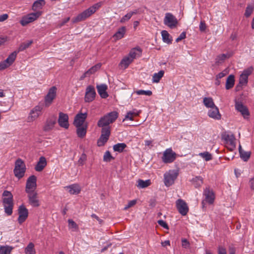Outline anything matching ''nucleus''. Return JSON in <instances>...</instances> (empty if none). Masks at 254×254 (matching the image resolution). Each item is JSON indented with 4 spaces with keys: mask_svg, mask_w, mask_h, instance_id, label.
<instances>
[{
    "mask_svg": "<svg viewBox=\"0 0 254 254\" xmlns=\"http://www.w3.org/2000/svg\"><path fill=\"white\" fill-rule=\"evenodd\" d=\"M102 2H99L85 9L72 19V23H75L85 20L94 14L102 6Z\"/></svg>",
    "mask_w": 254,
    "mask_h": 254,
    "instance_id": "1",
    "label": "nucleus"
},
{
    "mask_svg": "<svg viewBox=\"0 0 254 254\" xmlns=\"http://www.w3.org/2000/svg\"><path fill=\"white\" fill-rule=\"evenodd\" d=\"M2 203L4 207V212L7 215H11L12 213L13 208V195L11 192L8 190H4L2 193Z\"/></svg>",
    "mask_w": 254,
    "mask_h": 254,
    "instance_id": "2",
    "label": "nucleus"
},
{
    "mask_svg": "<svg viewBox=\"0 0 254 254\" xmlns=\"http://www.w3.org/2000/svg\"><path fill=\"white\" fill-rule=\"evenodd\" d=\"M118 117L117 112H111L101 117L97 123V126L100 127H110L109 125L114 122Z\"/></svg>",
    "mask_w": 254,
    "mask_h": 254,
    "instance_id": "3",
    "label": "nucleus"
},
{
    "mask_svg": "<svg viewBox=\"0 0 254 254\" xmlns=\"http://www.w3.org/2000/svg\"><path fill=\"white\" fill-rule=\"evenodd\" d=\"M26 168L24 162L20 158L17 159L15 162L13 170L14 176L18 179L24 176Z\"/></svg>",
    "mask_w": 254,
    "mask_h": 254,
    "instance_id": "4",
    "label": "nucleus"
},
{
    "mask_svg": "<svg viewBox=\"0 0 254 254\" xmlns=\"http://www.w3.org/2000/svg\"><path fill=\"white\" fill-rule=\"evenodd\" d=\"M178 173L174 170H169L164 175V182L166 187L172 186L177 179Z\"/></svg>",
    "mask_w": 254,
    "mask_h": 254,
    "instance_id": "5",
    "label": "nucleus"
},
{
    "mask_svg": "<svg viewBox=\"0 0 254 254\" xmlns=\"http://www.w3.org/2000/svg\"><path fill=\"white\" fill-rule=\"evenodd\" d=\"M176 156V153L171 148H168L163 152L162 160L164 163H171L175 161Z\"/></svg>",
    "mask_w": 254,
    "mask_h": 254,
    "instance_id": "6",
    "label": "nucleus"
},
{
    "mask_svg": "<svg viewBox=\"0 0 254 254\" xmlns=\"http://www.w3.org/2000/svg\"><path fill=\"white\" fill-rule=\"evenodd\" d=\"M41 14L40 12H36L29 13L22 17L20 20V24L24 26L36 20Z\"/></svg>",
    "mask_w": 254,
    "mask_h": 254,
    "instance_id": "7",
    "label": "nucleus"
},
{
    "mask_svg": "<svg viewBox=\"0 0 254 254\" xmlns=\"http://www.w3.org/2000/svg\"><path fill=\"white\" fill-rule=\"evenodd\" d=\"M57 90L56 86H52L49 89L48 93L45 97V106L49 107L52 104L56 97Z\"/></svg>",
    "mask_w": 254,
    "mask_h": 254,
    "instance_id": "8",
    "label": "nucleus"
},
{
    "mask_svg": "<svg viewBox=\"0 0 254 254\" xmlns=\"http://www.w3.org/2000/svg\"><path fill=\"white\" fill-rule=\"evenodd\" d=\"M164 23L171 29L175 28L178 24L177 18L171 13H166L164 19Z\"/></svg>",
    "mask_w": 254,
    "mask_h": 254,
    "instance_id": "9",
    "label": "nucleus"
},
{
    "mask_svg": "<svg viewBox=\"0 0 254 254\" xmlns=\"http://www.w3.org/2000/svg\"><path fill=\"white\" fill-rule=\"evenodd\" d=\"M235 109L239 112L241 113L244 119H249L250 116V112L248 108L245 106L242 102L235 101Z\"/></svg>",
    "mask_w": 254,
    "mask_h": 254,
    "instance_id": "10",
    "label": "nucleus"
},
{
    "mask_svg": "<svg viewBox=\"0 0 254 254\" xmlns=\"http://www.w3.org/2000/svg\"><path fill=\"white\" fill-rule=\"evenodd\" d=\"M37 177L35 175L30 176L27 180L25 192L34 191L37 187Z\"/></svg>",
    "mask_w": 254,
    "mask_h": 254,
    "instance_id": "11",
    "label": "nucleus"
},
{
    "mask_svg": "<svg viewBox=\"0 0 254 254\" xmlns=\"http://www.w3.org/2000/svg\"><path fill=\"white\" fill-rule=\"evenodd\" d=\"M176 207L179 212L183 216H185L189 212V207L187 203L182 199L176 201Z\"/></svg>",
    "mask_w": 254,
    "mask_h": 254,
    "instance_id": "12",
    "label": "nucleus"
},
{
    "mask_svg": "<svg viewBox=\"0 0 254 254\" xmlns=\"http://www.w3.org/2000/svg\"><path fill=\"white\" fill-rule=\"evenodd\" d=\"M18 223L21 224L24 222L27 218L28 216V210L24 205H21L18 209Z\"/></svg>",
    "mask_w": 254,
    "mask_h": 254,
    "instance_id": "13",
    "label": "nucleus"
},
{
    "mask_svg": "<svg viewBox=\"0 0 254 254\" xmlns=\"http://www.w3.org/2000/svg\"><path fill=\"white\" fill-rule=\"evenodd\" d=\"M43 109V106L40 105L36 106L31 110L29 115L28 117V122H31L35 120L40 115L41 112Z\"/></svg>",
    "mask_w": 254,
    "mask_h": 254,
    "instance_id": "14",
    "label": "nucleus"
},
{
    "mask_svg": "<svg viewBox=\"0 0 254 254\" xmlns=\"http://www.w3.org/2000/svg\"><path fill=\"white\" fill-rule=\"evenodd\" d=\"M96 92L94 87L89 85L87 86L86 89V92L84 100L86 102H92L95 97Z\"/></svg>",
    "mask_w": 254,
    "mask_h": 254,
    "instance_id": "15",
    "label": "nucleus"
},
{
    "mask_svg": "<svg viewBox=\"0 0 254 254\" xmlns=\"http://www.w3.org/2000/svg\"><path fill=\"white\" fill-rule=\"evenodd\" d=\"M26 193L28 194L29 203L33 207H38L40 203L37 197V193L35 191Z\"/></svg>",
    "mask_w": 254,
    "mask_h": 254,
    "instance_id": "16",
    "label": "nucleus"
},
{
    "mask_svg": "<svg viewBox=\"0 0 254 254\" xmlns=\"http://www.w3.org/2000/svg\"><path fill=\"white\" fill-rule=\"evenodd\" d=\"M58 123L61 127L67 129L69 127L68 115L66 114L60 112L59 113Z\"/></svg>",
    "mask_w": 254,
    "mask_h": 254,
    "instance_id": "17",
    "label": "nucleus"
},
{
    "mask_svg": "<svg viewBox=\"0 0 254 254\" xmlns=\"http://www.w3.org/2000/svg\"><path fill=\"white\" fill-rule=\"evenodd\" d=\"M87 113H78L77 114L74 120L73 124L75 127H80L83 126V124L87 118Z\"/></svg>",
    "mask_w": 254,
    "mask_h": 254,
    "instance_id": "18",
    "label": "nucleus"
},
{
    "mask_svg": "<svg viewBox=\"0 0 254 254\" xmlns=\"http://www.w3.org/2000/svg\"><path fill=\"white\" fill-rule=\"evenodd\" d=\"M205 201L209 204H212L215 199V194L213 191L209 188H206L203 191Z\"/></svg>",
    "mask_w": 254,
    "mask_h": 254,
    "instance_id": "19",
    "label": "nucleus"
},
{
    "mask_svg": "<svg viewBox=\"0 0 254 254\" xmlns=\"http://www.w3.org/2000/svg\"><path fill=\"white\" fill-rule=\"evenodd\" d=\"M207 115L209 117L214 120H219L221 118V115L219 112L218 108L216 106L210 108L208 111Z\"/></svg>",
    "mask_w": 254,
    "mask_h": 254,
    "instance_id": "20",
    "label": "nucleus"
},
{
    "mask_svg": "<svg viewBox=\"0 0 254 254\" xmlns=\"http://www.w3.org/2000/svg\"><path fill=\"white\" fill-rule=\"evenodd\" d=\"M57 119L56 116H54L48 118L47 120L45 125L43 127L44 130L45 131H49L52 130L54 128Z\"/></svg>",
    "mask_w": 254,
    "mask_h": 254,
    "instance_id": "21",
    "label": "nucleus"
},
{
    "mask_svg": "<svg viewBox=\"0 0 254 254\" xmlns=\"http://www.w3.org/2000/svg\"><path fill=\"white\" fill-rule=\"evenodd\" d=\"M47 164L46 159L44 156L39 158L36 165L35 167V170L37 172H41Z\"/></svg>",
    "mask_w": 254,
    "mask_h": 254,
    "instance_id": "22",
    "label": "nucleus"
},
{
    "mask_svg": "<svg viewBox=\"0 0 254 254\" xmlns=\"http://www.w3.org/2000/svg\"><path fill=\"white\" fill-rule=\"evenodd\" d=\"M224 139L229 143L231 145V150H233L236 147L235 137L233 134H224L223 136Z\"/></svg>",
    "mask_w": 254,
    "mask_h": 254,
    "instance_id": "23",
    "label": "nucleus"
},
{
    "mask_svg": "<svg viewBox=\"0 0 254 254\" xmlns=\"http://www.w3.org/2000/svg\"><path fill=\"white\" fill-rule=\"evenodd\" d=\"M97 89L99 94L102 98H106L108 94L106 91L107 86L106 84H101L97 86Z\"/></svg>",
    "mask_w": 254,
    "mask_h": 254,
    "instance_id": "24",
    "label": "nucleus"
},
{
    "mask_svg": "<svg viewBox=\"0 0 254 254\" xmlns=\"http://www.w3.org/2000/svg\"><path fill=\"white\" fill-rule=\"evenodd\" d=\"M239 152L241 158L244 161H247L250 158L251 152L250 151H245L243 150L241 145L240 144L239 146Z\"/></svg>",
    "mask_w": 254,
    "mask_h": 254,
    "instance_id": "25",
    "label": "nucleus"
},
{
    "mask_svg": "<svg viewBox=\"0 0 254 254\" xmlns=\"http://www.w3.org/2000/svg\"><path fill=\"white\" fill-rule=\"evenodd\" d=\"M65 188L69 190L68 191L71 194H78L81 191V188L80 186L77 184H74L68 186H66Z\"/></svg>",
    "mask_w": 254,
    "mask_h": 254,
    "instance_id": "26",
    "label": "nucleus"
},
{
    "mask_svg": "<svg viewBox=\"0 0 254 254\" xmlns=\"http://www.w3.org/2000/svg\"><path fill=\"white\" fill-rule=\"evenodd\" d=\"M17 54V52L16 51H14L8 56L6 60L3 61L5 64L7 65V67L11 65L14 62L16 58Z\"/></svg>",
    "mask_w": 254,
    "mask_h": 254,
    "instance_id": "27",
    "label": "nucleus"
},
{
    "mask_svg": "<svg viewBox=\"0 0 254 254\" xmlns=\"http://www.w3.org/2000/svg\"><path fill=\"white\" fill-rule=\"evenodd\" d=\"M190 182L195 188L200 187L203 183V179L200 176H196L193 178Z\"/></svg>",
    "mask_w": 254,
    "mask_h": 254,
    "instance_id": "28",
    "label": "nucleus"
},
{
    "mask_svg": "<svg viewBox=\"0 0 254 254\" xmlns=\"http://www.w3.org/2000/svg\"><path fill=\"white\" fill-rule=\"evenodd\" d=\"M126 28L125 26H122L120 28L118 31L113 35V38L115 40H118L124 37L126 33Z\"/></svg>",
    "mask_w": 254,
    "mask_h": 254,
    "instance_id": "29",
    "label": "nucleus"
},
{
    "mask_svg": "<svg viewBox=\"0 0 254 254\" xmlns=\"http://www.w3.org/2000/svg\"><path fill=\"white\" fill-rule=\"evenodd\" d=\"M235 84V76L233 74L229 75L226 82L225 88L227 90L231 89Z\"/></svg>",
    "mask_w": 254,
    "mask_h": 254,
    "instance_id": "30",
    "label": "nucleus"
},
{
    "mask_svg": "<svg viewBox=\"0 0 254 254\" xmlns=\"http://www.w3.org/2000/svg\"><path fill=\"white\" fill-rule=\"evenodd\" d=\"M132 61V59L127 56L121 60L120 63V66L125 69L128 66L129 64H131Z\"/></svg>",
    "mask_w": 254,
    "mask_h": 254,
    "instance_id": "31",
    "label": "nucleus"
},
{
    "mask_svg": "<svg viewBox=\"0 0 254 254\" xmlns=\"http://www.w3.org/2000/svg\"><path fill=\"white\" fill-rule=\"evenodd\" d=\"M77 127L76 132L78 137L83 138L86 133L87 125L76 127Z\"/></svg>",
    "mask_w": 254,
    "mask_h": 254,
    "instance_id": "32",
    "label": "nucleus"
},
{
    "mask_svg": "<svg viewBox=\"0 0 254 254\" xmlns=\"http://www.w3.org/2000/svg\"><path fill=\"white\" fill-rule=\"evenodd\" d=\"M203 103L207 108H212L216 106L211 97H204L203 99Z\"/></svg>",
    "mask_w": 254,
    "mask_h": 254,
    "instance_id": "33",
    "label": "nucleus"
},
{
    "mask_svg": "<svg viewBox=\"0 0 254 254\" xmlns=\"http://www.w3.org/2000/svg\"><path fill=\"white\" fill-rule=\"evenodd\" d=\"M33 41L32 40H28L25 42L22 43L19 47H18L17 51H16L18 53L23 51L26 49L28 48L30 45L33 43Z\"/></svg>",
    "mask_w": 254,
    "mask_h": 254,
    "instance_id": "34",
    "label": "nucleus"
},
{
    "mask_svg": "<svg viewBox=\"0 0 254 254\" xmlns=\"http://www.w3.org/2000/svg\"><path fill=\"white\" fill-rule=\"evenodd\" d=\"M45 4V0H37L33 4L32 9L34 11H36L38 9H41Z\"/></svg>",
    "mask_w": 254,
    "mask_h": 254,
    "instance_id": "35",
    "label": "nucleus"
},
{
    "mask_svg": "<svg viewBox=\"0 0 254 254\" xmlns=\"http://www.w3.org/2000/svg\"><path fill=\"white\" fill-rule=\"evenodd\" d=\"M230 55L228 54H222L217 56L215 59V63L217 64H222L224 61L229 58Z\"/></svg>",
    "mask_w": 254,
    "mask_h": 254,
    "instance_id": "36",
    "label": "nucleus"
},
{
    "mask_svg": "<svg viewBox=\"0 0 254 254\" xmlns=\"http://www.w3.org/2000/svg\"><path fill=\"white\" fill-rule=\"evenodd\" d=\"M164 71L162 70H160L158 73H155L152 77V82L158 83L161 78L163 76Z\"/></svg>",
    "mask_w": 254,
    "mask_h": 254,
    "instance_id": "37",
    "label": "nucleus"
},
{
    "mask_svg": "<svg viewBox=\"0 0 254 254\" xmlns=\"http://www.w3.org/2000/svg\"><path fill=\"white\" fill-rule=\"evenodd\" d=\"M127 147V145L125 143H118L113 146L114 151L122 152L124 149Z\"/></svg>",
    "mask_w": 254,
    "mask_h": 254,
    "instance_id": "38",
    "label": "nucleus"
},
{
    "mask_svg": "<svg viewBox=\"0 0 254 254\" xmlns=\"http://www.w3.org/2000/svg\"><path fill=\"white\" fill-rule=\"evenodd\" d=\"M161 35L163 42L169 44L172 43V40L170 38V34L167 31L163 30L161 32Z\"/></svg>",
    "mask_w": 254,
    "mask_h": 254,
    "instance_id": "39",
    "label": "nucleus"
},
{
    "mask_svg": "<svg viewBox=\"0 0 254 254\" xmlns=\"http://www.w3.org/2000/svg\"><path fill=\"white\" fill-rule=\"evenodd\" d=\"M25 254H35L34 245L32 243H29L25 249Z\"/></svg>",
    "mask_w": 254,
    "mask_h": 254,
    "instance_id": "40",
    "label": "nucleus"
},
{
    "mask_svg": "<svg viewBox=\"0 0 254 254\" xmlns=\"http://www.w3.org/2000/svg\"><path fill=\"white\" fill-rule=\"evenodd\" d=\"M135 110H134L132 111H129L127 113V115L125 116V118L123 120L125 121L126 120H129L130 121H132L133 116H136L139 115L140 112H135Z\"/></svg>",
    "mask_w": 254,
    "mask_h": 254,
    "instance_id": "41",
    "label": "nucleus"
},
{
    "mask_svg": "<svg viewBox=\"0 0 254 254\" xmlns=\"http://www.w3.org/2000/svg\"><path fill=\"white\" fill-rule=\"evenodd\" d=\"M151 184V182L150 180H147L145 181L142 180H138V185L137 187L139 188H145L149 186H150Z\"/></svg>",
    "mask_w": 254,
    "mask_h": 254,
    "instance_id": "42",
    "label": "nucleus"
},
{
    "mask_svg": "<svg viewBox=\"0 0 254 254\" xmlns=\"http://www.w3.org/2000/svg\"><path fill=\"white\" fill-rule=\"evenodd\" d=\"M12 250L11 247L8 246L0 247V254H10Z\"/></svg>",
    "mask_w": 254,
    "mask_h": 254,
    "instance_id": "43",
    "label": "nucleus"
},
{
    "mask_svg": "<svg viewBox=\"0 0 254 254\" xmlns=\"http://www.w3.org/2000/svg\"><path fill=\"white\" fill-rule=\"evenodd\" d=\"M199 156L203 158L206 161H210L212 159V155L207 151L199 153Z\"/></svg>",
    "mask_w": 254,
    "mask_h": 254,
    "instance_id": "44",
    "label": "nucleus"
},
{
    "mask_svg": "<svg viewBox=\"0 0 254 254\" xmlns=\"http://www.w3.org/2000/svg\"><path fill=\"white\" fill-rule=\"evenodd\" d=\"M254 10V6L252 4H248L246 8L245 16L249 17L251 16Z\"/></svg>",
    "mask_w": 254,
    "mask_h": 254,
    "instance_id": "45",
    "label": "nucleus"
},
{
    "mask_svg": "<svg viewBox=\"0 0 254 254\" xmlns=\"http://www.w3.org/2000/svg\"><path fill=\"white\" fill-rule=\"evenodd\" d=\"M68 222L69 228L72 229V231H77L78 230V226L73 220L68 219Z\"/></svg>",
    "mask_w": 254,
    "mask_h": 254,
    "instance_id": "46",
    "label": "nucleus"
},
{
    "mask_svg": "<svg viewBox=\"0 0 254 254\" xmlns=\"http://www.w3.org/2000/svg\"><path fill=\"white\" fill-rule=\"evenodd\" d=\"M109 138L103 135L100 136V138L98 139L97 145L98 146H104V144L107 142Z\"/></svg>",
    "mask_w": 254,
    "mask_h": 254,
    "instance_id": "47",
    "label": "nucleus"
},
{
    "mask_svg": "<svg viewBox=\"0 0 254 254\" xmlns=\"http://www.w3.org/2000/svg\"><path fill=\"white\" fill-rule=\"evenodd\" d=\"M101 66V64H97L96 65L91 67L90 69L87 70V73H89L90 75L94 73L96 71L99 70Z\"/></svg>",
    "mask_w": 254,
    "mask_h": 254,
    "instance_id": "48",
    "label": "nucleus"
},
{
    "mask_svg": "<svg viewBox=\"0 0 254 254\" xmlns=\"http://www.w3.org/2000/svg\"><path fill=\"white\" fill-rule=\"evenodd\" d=\"M110 134H111V127H102L101 135H103L104 136L109 138Z\"/></svg>",
    "mask_w": 254,
    "mask_h": 254,
    "instance_id": "49",
    "label": "nucleus"
},
{
    "mask_svg": "<svg viewBox=\"0 0 254 254\" xmlns=\"http://www.w3.org/2000/svg\"><path fill=\"white\" fill-rule=\"evenodd\" d=\"M136 50L138 51L139 52H141V50L140 48H134L132 49L129 52V53L128 55V56L130 58L132 59V60L133 61V60L135 58L136 56Z\"/></svg>",
    "mask_w": 254,
    "mask_h": 254,
    "instance_id": "50",
    "label": "nucleus"
},
{
    "mask_svg": "<svg viewBox=\"0 0 254 254\" xmlns=\"http://www.w3.org/2000/svg\"><path fill=\"white\" fill-rule=\"evenodd\" d=\"M248 77H247L246 76L243 75L241 74L240 75V77L239 78V83L240 84L243 85H246L248 83Z\"/></svg>",
    "mask_w": 254,
    "mask_h": 254,
    "instance_id": "51",
    "label": "nucleus"
},
{
    "mask_svg": "<svg viewBox=\"0 0 254 254\" xmlns=\"http://www.w3.org/2000/svg\"><path fill=\"white\" fill-rule=\"evenodd\" d=\"M114 158L113 157V156L111 155L110 151H107L104 155V157H103V160L105 162H110L111 160L113 159Z\"/></svg>",
    "mask_w": 254,
    "mask_h": 254,
    "instance_id": "52",
    "label": "nucleus"
},
{
    "mask_svg": "<svg viewBox=\"0 0 254 254\" xmlns=\"http://www.w3.org/2000/svg\"><path fill=\"white\" fill-rule=\"evenodd\" d=\"M135 92L137 95H145L149 96L152 94V92L150 90H139Z\"/></svg>",
    "mask_w": 254,
    "mask_h": 254,
    "instance_id": "53",
    "label": "nucleus"
},
{
    "mask_svg": "<svg viewBox=\"0 0 254 254\" xmlns=\"http://www.w3.org/2000/svg\"><path fill=\"white\" fill-rule=\"evenodd\" d=\"M254 68L252 66L245 69L242 72V74L246 76L247 77L252 73Z\"/></svg>",
    "mask_w": 254,
    "mask_h": 254,
    "instance_id": "54",
    "label": "nucleus"
},
{
    "mask_svg": "<svg viewBox=\"0 0 254 254\" xmlns=\"http://www.w3.org/2000/svg\"><path fill=\"white\" fill-rule=\"evenodd\" d=\"M182 246L185 249H190V244L187 239L183 238L182 239Z\"/></svg>",
    "mask_w": 254,
    "mask_h": 254,
    "instance_id": "55",
    "label": "nucleus"
},
{
    "mask_svg": "<svg viewBox=\"0 0 254 254\" xmlns=\"http://www.w3.org/2000/svg\"><path fill=\"white\" fill-rule=\"evenodd\" d=\"M227 74H228V70L227 69H225L222 72L219 73L216 76V77L220 79V78L225 76Z\"/></svg>",
    "mask_w": 254,
    "mask_h": 254,
    "instance_id": "56",
    "label": "nucleus"
},
{
    "mask_svg": "<svg viewBox=\"0 0 254 254\" xmlns=\"http://www.w3.org/2000/svg\"><path fill=\"white\" fill-rule=\"evenodd\" d=\"M69 20H70V17H67L64 19L62 21H59V22L58 24V27L59 28L62 27V26L64 25L68 21H69Z\"/></svg>",
    "mask_w": 254,
    "mask_h": 254,
    "instance_id": "57",
    "label": "nucleus"
},
{
    "mask_svg": "<svg viewBox=\"0 0 254 254\" xmlns=\"http://www.w3.org/2000/svg\"><path fill=\"white\" fill-rule=\"evenodd\" d=\"M131 17V16L130 15V13L128 12L121 19L120 22L124 23L126 21H128Z\"/></svg>",
    "mask_w": 254,
    "mask_h": 254,
    "instance_id": "58",
    "label": "nucleus"
},
{
    "mask_svg": "<svg viewBox=\"0 0 254 254\" xmlns=\"http://www.w3.org/2000/svg\"><path fill=\"white\" fill-rule=\"evenodd\" d=\"M86 160V155L85 154L83 153L81 157L79 158L78 162L80 165H83L84 162Z\"/></svg>",
    "mask_w": 254,
    "mask_h": 254,
    "instance_id": "59",
    "label": "nucleus"
},
{
    "mask_svg": "<svg viewBox=\"0 0 254 254\" xmlns=\"http://www.w3.org/2000/svg\"><path fill=\"white\" fill-rule=\"evenodd\" d=\"M157 223L159 225H160L164 228L166 229H169V227H168V224H167V223L166 222H165L163 220H159L157 221Z\"/></svg>",
    "mask_w": 254,
    "mask_h": 254,
    "instance_id": "60",
    "label": "nucleus"
},
{
    "mask_svg": "<svg viewBox=\"0 0 254 254\" xmlns=\"http://www.w3.org/2000/svg\"><path fill=\"white\" fill-rule=\"evenodd\" d=\"M136 203V200H132L128 202V204L125 207L124 209L127 210L129 207L134 205Z\"/></svg>",
    "mask_w": 254,
    "mask_h": 254,
    "instance_id": "61",
    "label": "nucleus"
},
{
    "mask_svg": "<svg viewBox=\"0 0 254 254\" xmlns=\"http://www.w3.org/2000/svg\"><path fill=\"white\" fill-rule=\"evenodd\" d=\"M199 30L201 32H203L206 28V25L204 21H201L199 24Z\"/></svg>",
    "mask_w": 254,
    "mask_h": 254,
    "instance_id": "62",
    "label": "nucleus"
},
{
    "mask_svg": "<svg viewBox=\"0 0 254 254\" xmlns=\"http://www.w3.org/2000/svg\"><path fill=\"white\" fill-rule=\"evenodd\" d=\"M186 33L185 32H182L180 36L176 39V42H179L183 39L186 38Z\"/></svg>",
    "mask_w": 254,
    "mask_h": 254,
    "instance_id": "63",
    "label": "nucleus"
},
{
    "mask_svg": "<svg viewBox=\"0 0 254 254\" xmlns=\"http://www.w3.org/2000/svg\"><path fill=\"white\" fill-rule=\"evenodd\" d=\"M218 254H227L225 249L222 247H219L218 248Z\"/></svg>",
    "mask_w": 254,
    "mask_h": 254,
    "instance_id": "64",
    "label": "nucleus"
}]
</instances>
